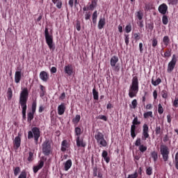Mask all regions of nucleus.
Returning a JSON list of instances; mask_svg holds the SVG:
<instances>
[{
	"mask_svg": "<svg viewBox=\"0 0 178 178\" xmlns=\"http://www.w3.org/2000/svg\"><path fill=\"white\" fill-rule=\"evenodd\" d=\"M27 101H29V89L24 88L19 94V104L22 109V118L26 119V112L27 111Z\"/></svg>",
	"mask_w": 178,
	"mask_h": 178,
	"instance_id": "obj_1",
	"label": "nucleus"
},
{
	"mask_svg": "<svg viewBox=\"0 0 178 178\" xmlns=\"http://www.w3.org/2000/svg\"><path fill=\"white\" fill-rule=\"evenodd\" d=\"M138 84V77H137V76H134L129 90V98H134V97H137L139 90Z\"/></svg>",
	"mask_w": 178,
	"mask_h": 178,
	"instance_id": "obj_2",
	"label": "nucleus"
},
{
	"mask_svg": "<svg viewBox=\"0 0 178 178\" xmlns=\"http://www.w3.org/2000/svg\"><path fill=\"white\" fill-rule=\"evenodd\" d=\"M133 117L134 118L132 121L130 133L131 137L134 139L136 138V137L137 136V134L138 133V131L137 130V126H140V124H141V121L138 120V117L136 116V115L134 114Z\"/></svg>",
	"mask_w": 178,
	"mask_h": 178,
	"instance_id": "obj_3",
	"label": "nucleus"
},
{
	"mask_svg": "<svg viewBox=\"0 0 178 178\" xmlns=\"http://www.w3.org/2000/svg\"><path fill=\"white\" fill-rule=\"evenodd\" d=\"M40 136V128L37 127H33L31 131L28 132V139L31 140V138H34L35 144H38V140Z\"/></svg>",
	"mask_w": 178,
	"mask_h": 178,
	"instance_id": "obj_4",
	"label": "nucleus"
},
{
	"mask_svg": "<svg viewBox=\"0 0 178 178\" xmlns=\"http://www.w3.org/2000/svg\"><path fill=\"white\" fill-rule=\"evenodd\" d=\"M42 151L45 156H49L52 154V145L49 139H46L42 144Z\"/></svg>",
	"mask_w": 178,
	"mask_h": 178,
	"instance_id": "obj_5",
	"label": "nucleus"
},
{
	"mask_svg": "<svg viewBox=\"0 0 178 178\" xmlns=\"http://www.w3.org/2000/svg\"><path fill=\"white\" fill-rule=\"evenodd\" d=\"M95 138L97 140V144L101 147H107L108 142L105 140L104 134L99 131L98 129L96 131V134L95 135Z\"/></svg>",
	"mask_w": 178,
	"mask_h": 178,
	"instance_id": "obj_6",
	"label": "nucleus"
},
{
	"mask_svg": "<svg viewBox=\"0 0 178 178\" xmlns=\"http://www.w3.org/2000/svg\"><path fill=\"white\" fill-rule=\"evenodd\" d=\"M44 37L46 43L47 44L49 49H52L54 51L55 49V45H54V36L49 34L48 28H45L44 29Z\"/></svg>",
	"mask_w": 178,
	"mask_h": 178,
	"instance_id": "obj_7",
	"label": "nucleus"
},
{
	"mask_svg": "<svg viewBox=\"0 0 178 178\" xmlns=\"http://www.w3.org/2000/svg\"><path fill=\"white\" fill-rule=\"evenodd\" d=\"M160 152L161 155L163 156L164 162H168V160L169 159V154H170L169 147L165 145H161L160 146Z\"/></svg>",
	"mask_w": 178,
	"mask_h": 178,
	"instance_id": "obj_8",
	"label": "nucleus"
},
{
	"mask_svg": "<svg viewBox=\"0 0 178 178\" xmlns=\"http://www.w3.org/2000/svg\"><path fill=\"white\" fill-rule=\"evenodd\" d=\"M178 56L175 54L172 55L171 60L168 63L167 72L168 73H172L175 70L176 63H177Z\"/></svg>",
	"mask_w": 178,
	"mask_h": 178,
	"instance_id": "obj_9",
	"label": "nucleus"
},
{
	"mask_svg": "<svg viewBox=\"0 0 178 178\" xmlns=\"http://www.w3.org/2000/svg\"><path fill=\"white\" fill-rule=\"evenodd\" d=\"M119 62V57L113 56L110 60V65L111 67H113L115 72H119L120 70V66L119 64L116 65Z\"/></svg>",
	"mask_w": 178,
	"mask_h": 178,
	"instance_id": "obj_10",
	"label": "nucleus"
},
{
	"mask_svg": "<svg viewBox=\"0 0 178 178\" xmlns=\"http://www.w3.org/2000/svg\"><path fill=\"white\" fill-rule=\"evenodd\" d=\"M147 138H149V127L148 124L145 123L143 125L142 139L147 140Z\"/></svg>",
	"mask_w": 178,
	"mask_h": 178,
	"instance_id": "obj_11",
	"label": "nucleus"
},
{
	"mask_svg": "<svg viewBox=\"0 0 178 178\" xmlns=\"http://www.w3.org/2000/svg\"><path fill=\"white\" fill-rule=\"evenodd\" d=\"M64 72L65 74H67V76H72L73 73H74V70L73 69V65L68 64L64 67Z\"/></svg>",
	"mask_w": 178,
	"mask_h": 178,
	"instance_id": "obj_12",
	"label": "nucleus"
},
{
	"mask_svg": "<svg viewBox=\"0 0 178 178\" xmlns=\"http://www.w3.org/2000/svg\"><path fill=\"white\" fill-rule=\"evenodd\" d=\"M76 147H78V148H80V147H82V148H86L87 144L86 143V142H84V140L83 138H81L80 137H76Z\"/></svg>",
	"mask_w": 178,
	"mask_h": 178,
	"instance_id": "obj_13",
	"label": "nucleus"
},
{
	"mask_svg": "<svg viewBox=\"0 0 178 178\" xmlns=\"http://www.w3.org/2000/svg\"><path fill=\"white\" fill-rule=\"evenodd\" d=\"M58 114L60 116L65 113L66 111V104L65 103H61L57 108Z\"/></svg>",
	"mask_w": 178,
	"mask_h": 178,
	"instance_id": "obj_14",
	"label": "nucleus"
},
{
	"mask_svg": "<svg viewBox=\"0 0 178 178\" xmlns=\"http://www.w3.org/2000/svg\"><path fill=\"white\" fill-rule=\"evenodd\" d=\"M159 12L161 15H166V12H168V5L166 3H162L159 6Z\"/></svg>",
	"mask_w": 178,
	"mask_h": 178,
	"instance_id": "obj_15",
	"label": "nucleus"
},
{
	"mask_svg": "<svg viewBox=\"0 0 178 178\" xmlns=\"http://www.w3.org/2000/svg\"><path fill=\"white\" fill-rule=\"evenodd\" d=\"M14 148H16V149H17L21 144H22V139L20 138V136H17L15 138L14 142Z\"/></svg>",
	"mask_w": 178,
	"mask_h": 178,
	"instance_id": "obj_16",
	"label": "nucleus"
},
{
	"mask_svg": "<svg viewBox=\"0 0 178 178\" xmlns=\"http://www.w3.org/2000/svg\"><path fill=\"white\" fill-rule=\"evenodd\" d=\"M22 80V71H17L15 74V81L17 84Z\"/></svg>",
	"mask_w": 178,
	"mask_h": 178,
	"instance_id": "obj_17",
	"label": "nucleus"
},
{
	"mask_svg": "<svg viewBox=\"0 0 178 178\" xmlns=\"http://www.w3.org/2000/svg\"><path fill=\"white\" fill-rule=\"evenodd\" d=\"M105 24H106L105 17L99 18L97 26L99 30H102V28L105 26Z\"/></svg>",
	"mask_w": 178,
	"mask_h": 178,
	"instance_id": "obj_18",
	"label": "nucleus"
},
{
	"mask_svg": "<svg viewBox=\"0 0 178 178\" xmlns=\"http://www.w3.org/2000/svg\"><path fill=\"white\" fill-rule=\"evenodd\" d=\"M40 79H41L42 81H48V73H47L45 71H42L40 73Z\"/></svg>",
	"mask_w": 178,
	"mask_h": 178,
	"instance_id": "obj_19",
	"label": "nucleus"
},
{
	"mask_svg": "<svg viewBox=\"0 0 178 178\" xmlns=\"http://www.w3.org/2000/svg\"><path fill=\"white\" fill-rule=\"evenodd\" d=\"M44 166V161H40L38 165L33 167V172L37 173L40 170V169H42Z\"/></svg>",
	"mask_w": 178,
	"mask_h": 178,
	"instance_id": "obj_20",
	"label": "nucleus"
},
{
	"mask_svg": "<svg viewBox=\"0 0 178 178\" xmlns=\"http://www.w3.org/2000/svg\"><path fill=\"white\" fill-rule=\"evenodd\" d=\"M69 148V143H67V140H64L62 141L61 143V151L63 152H65V151Z\"/></svg>",
	"mask_w": 178,
	"mask_h": 178,
	"instance_id": "obj_21",
	"label": "nucleus"
},
{
	"mask_svg": "<svg viewBox=\"0 0 178 178\" xmlns=\"http://www.w3.org/2000/svg\"><path fill=\"white\" fill-rule=\"evenodd\" d=\"M72 159H68L65 163H64V170L67 172L70 168H72Z\"/></svg>",
	"mask_w": 178,
	"mask_h": 178,
	"instance_id": "obj_22",
	"label": "nucleus"
},
{
	"mask_svg": "<svg viewBox=\"0 0 178 178\" xmlns=\"http://www.w3.org/2000/svg\"><path fill=\"white\" fill-rule=\"evenodd\" d=\"M162 83V79L161 78H158L156 80H154V78L152 79V84L156 87V86H159Z\"/></svg>",
	"mask_w": 178,
	"mask_h": 178,
	"instance_id": "obj_23",
	"label": "nucleus"
},
{
	"mask_svg": "<svg viewBox=\"0 0 178 178\" xmlns=\"http://www.w3.org/2000/svg\"><path fill=\"white\" fill-rule=\"evenodd\" d=\"M35 113H33L32 111H30L27 114V122L28 123H30L33 119H34V115Z\"/></svg>",
	"mask_w": 178,
	"mask_h": 178,
	"instance_id": "obj_24",
	"label": "nucleus"
},
{
	"mask_svg": "<svg viewBox=\"0 0 178 178\" xmlns=\"http://www.w3.org/2000/svg\"><path fill=\"white\" fill-rule=\"evenodd\" d=\"M163 42L165 47H168L170 42V39L169 38V36L165 35L163 38Z\"/></svg>",
	"mask_w": 178,
	"mask_h": 178,
	"instance_id": "obj_25",
	"label": "nucleus"
},
{
	"mask_svg": "<svg viewBox=\"0 0 178 178\" xmlns=\"http://www.w3.org/2000/svg\"><path fill=\"white\" fill-rule=\"evenodd\" d=\"M151 157L152 158L154 162H156L158 161V152L156 151L152 152Z\"/></svg>",
	"mask_w": 178,
	"mask_h": 178,
	"instance_id": "obj_26",
	"label": "nucleus"
},
{
	"mask_svg": "<svg viewBox=\"0 0 178 178\" xmlns=\"http://www.w3.org/2000/svg\"><path fill=\"white\" fill-rule=\"evenodd\" d=\"M40 97L42 98V97L45 95L47 92L45 91V87L44 86L40 85Z\"/></svg>",
	"mask_w": 178,
	"mask_h": 178,
	"instance_id": "obj_27",
	"label": "nucleus"
},
{
	"mask_svg": "<svg viewBox=\"0 0 178 178\" xmlns=\"http://www.w3.org/2000/svg\"><path fill=\"white\" fill-rule=\"evenodd\" d=\"M74 133L76 137H80V136H81V128L79 127H75Z\"/></svg>",
	"mask_w": 178,
	"mask_h": 178,
	"instance_id": "obj_28",
	"label": "nucleus"
},
{
	"mask_svg": "<svg viewBox=\"0 0 178 178\" xmlns=\"http://www.w3.org/2000/svg\"><path fill=\"white\" fill-rule=\"evenodd\" d=\"M162 134V129L161 128V125H156V128H155V134L156 136H159V134Z\"/></svg>",
	"mask_w": 178,
	"mask_h": 178,
	"instance_id": "obj_29",
	"label": "nucleus"
},
{
	"mask_svg": "<svg viewBox=\"0 0 178 178\" xmlns=\"http://www.w3.org/2000/svg\"><path fill=\"white\" fill-rule=\"evenodd\" d=\"M90 10H94L97 8V0H92L89 6Z\"/></svg>",
	"mask_w": 178,
	"mask_h": 178,
	"instance_id": "obj_30",
	"label": "nucleus"
},
{
	"mask_svg": "<svg viewBox=\"0 0 178 178\" xmlns=\"http://www.w3.org/2000/svg\"><path fill=\"white\" fill-rule=\"evenodd\" d=\"M152 111H147L143 114V118L145 119H148V118H153Z\"/></svg>",
	"mask_w": 178,
	"mask_h": 178,
	"instance_id": "obj_31",
	"label": "nucleus"
},
{
	"mask_svg": "<svg viewBox=\"0 0 178 178\" xmlns=\"http://www.w3.org/2000/svg\"><path fill=\"white\" fill-rule=\"evenodd\" d=\"M80 119H81V117L80 115H76L74 118L72 120V122L74 124H77L79 122H80Z\"/></svg>",
	"mask_w": 178,
	"mask_h": 178,
	"instance_id": "obj_32",
	"label": "nucleus"
},
{
	"mask_svg": "<svg viewBox=\"0 0 178 178\" xmlns=\"http://www.w3.org/2000/svg\"><path fill=\"white\" fill-rule=\"evenodd\" d=\"M162 23L165 26H166L168 24V23H169V19L168 18L167 15H163V17H162Z\"/></svg>",
	"mask_w": 178,
	"mask_h": 178,
	"instance_id": "obj_33",
	"label": "nucleus"
},
{
	"mask_svg": "<svg viewBox=\"0 0 178 178\" xmlns=\"http://www.w3.org/2000/svg\"><path fill=\"white\" fill-rule=\"evenodd\" d=\"M53 3H56V8H58V9H61L62 8V0H56V1H52Z\"/></svg>",
	"mask_w": 178,
	"mask_h": 178,
	"instance_id": "obj_34",
	"label": "nucleus"
},
{
	"mask_svg": "<svg viewBox=\"0 0 178 178\" xmlns=\"http://www.w3.org/2000/svg\"><path fill=\"white\" fill-rule=\"evenodd\" d=\"M92 95L94 99L98 101V91H97V89H95V88L92 89Z\"/></svg>",
	"mask_w": 178,
	"mask_h": 178,
	"instance_id": "obj_35",
	"label": "nucleus"
},
{
	"mask_svg": "<svg viewBox=\"0 0 178 178\" xmlns=\"http://www.w3.org/2000/svg\"><path fill=\"white\" fill-rule=\"evenodd\" d=\"M31 109L32 111L31 112H33V113H35V111L37 109V102L35 101L33 102Z\"/></svg>",
	"mask_w": 178,
	"mask_h": 178,
	"instance_id": "obj_36",
	"label": "nucleus"
},
{
	"mask_svg": "<svg viewBox=\"0 0 178 178\" xmlns=\"http://www.w3.org/2000/svg\"><path fill=\"white\" fill-rule=\"evenodd\" d=\"M143 16H144V14H143V12L141 11L136 12V17H138V20H143Z\"/></svg>",
	"mask_w": 178,
	"mask_h": 178,
	"instance_id": "obj_37",
	"label": "nucleus"
},
{
	"mask_svg": "<svg viewBox=\"0 0 178 178\" xmlns=\"http://www.w3.org/2000/svg\"><path fill=\"white\" fill-rule=\"evenodd\" d=\"M161 96L162 98H164L165 99H166V98H168V90L164 89L161 91Z\"/></svg>",
	"mask_w": 178,
	"mask_h": 178,
	"instance_id": "obj_38",
	"label": "nucleus"
},
{
	"mask_svg": "<svg viewBox=\"0 0 178 178\" xmlns=\"http://www.w3.org/2000/svg\"><path fill=\"white\" fill-rule=\"evenodd\" d=\"M147 146L144 145H140L138 147L139 151H140L141 152L144 153L145 152V151H147Z\"/></svg>",
	"mask_w": 178,
	"mask_h": 178,
	"instance_id": "obj_39",
	"label": "nucleus"
},
{
	"mask_svg": "<svg viewBox=\"0 0 178 178\" xmlns=\"http://www.w3.org/2000/svg\"><path fill=\"white\" fill-rule=\"evenodd\" d=\"M152 9V4L150 3L145 4V10H151Z\"/></svg>",
	"mask_w": 178,
	"mask_h": 178,
	"instance_id": "obj_40",
	"label": "nucleus"
},
{
	"mask_svg": "<svg viewBox=\"0 0 178 178\" xmlns=\"http://www.w3.org/2000/svg\"><path fill=\"white\" fill-rule=\"evenodd\" d=\"M146 175L151 176L152 175V167H147L146 169Z\"/></svg>",
	"mask_w": 178,
	"mask_h": 178,
	"instance_id": "obj_41",
	"label": "nucleus"
},
{
	"mask_svg": "<svg viewBox=\"0 0 178 178\" xmlns=\"http://www.w3.org/2000/svg\"><path fill=\"white\" fill-rule=\"evenodd\" d=\"M158 113H159V115H162V113H163V107L161 104L158 105Z\"/></svg>",
	"mask_w": 178,
	"mask_h": 178,
	"instance_id": "obj_42",
	"label": "nucleus"
},
{
	"mask_svg": "<svg viewBox=\"0 0 178 178\" xmlns=\"http://www.w3.org/2000/svg\"><path fill=\"white\" fill-rule=\"evenodd\" d=\"M169 5H177L178 0H167Z\"/></svg>",
	"mask_w": 178,
	"mask_h": 178,
	"instance_id": "obj_43",
	"label": "nucleus"
},
{
	"mask_svg": "<svg viewBox=\"0 0 178 178\" xmlns=\"http://www.w3.org/2000/svg\"><path fill=\"white\" fill-rule=\"evenodd\" d=\"M91 18V12H86L85 13V19L86 20H90V19Z\"/></svg>",
	"mask_w": 178,
	"mask_h": 178,
	"instance_id": "obj_44",
	"label": "nucleus"
},
{
	"mask_svg": "<svg viewBox=\"0 0 178 178\" xmlns=\"http://www.w3.org/2000/svg\"><path fill=\"white\" fill-rule=\"evenodd\" d=\"M124 41L126 45H129L130 38L129 37V34H124Z\"/></svg>",
	"mask_w": 178,
	"mask_h": 178,
	"instance_id": "obj_45",
	"label": "nucleus"
},
{
	"mask_svg": "<svg viewBox=\"0 0 178 178\" xmlns=\"http://www.w3.org/2000/svg\"><path fill=\"white\" fill-rule=\"evenodd\" d=\"M33 156H34V153L33 152H29L28 157V161L29 162H31V161H33Z\"/></svg>",
	"mask_w": 178,
	"mask_h": 178,
	"instance_id": "obj_46",
	"label": "nucleus"
},
{
	"mask_svg": "<svg viewBox=\"0 0 178 178\" xmlns=\"http://www.w3.org/2000/svg\"><path fill=\"white\" fill-rule=\"evenodd\" d=\"M137 105H138L137 99H135L131 102V106L133 109H136L137 108Z\"/></svg>",
	"mask_w": 178,
	"mask_h": 178,
	"instance_id": "obj_47",
	"label": "nucleus"
},
{
	"mask_svg": "<svg viewBox=\"0 0 178 178\" xmlns=\"http://www.w3.org/2000/svg\"><path fill=\"white\" fill-rule=\"evenodd\" d=\"M175 165L176 169L178 170V152L175 154Z\"/></svg>",
	"mask_w": 178,
	"mask_h": 178,
	"instance_id": "obj_48",
	"label": "nucleus"
},
{
	"mask_svg": "<svg viewBox=\"0 0 178 178\" xmlns=\"http://www.w3.org/2000/svg\"><path fill=\"white\" fill-rule=\"evenodd\" d=\"M125 31L126 33H129L131 31V24H128L125 27Z\"/></svg>",
	"mask_w": 178,
	"mask_h": 178,
	"instance_id": "obj_49",
	"label": "nucleus"
},
{
	"mask_svg": "<svg viewBox=\"0 0 178 178\" xmlns=\"http://www.w3.org/2000/svg\"><path fill=\"white\" fill-rule=\"evenodd\" d=\"M172 56V53L170 52V51L167 50L165 53H164V58H170V56Z\"/></svg>",
	"mask_w": 178,
	"mask_h": 178,
	"instance_id": "obj_50",
	"label": "nucleus"
},
{
	"mask_svg": "<svg viewBox=\"0 0 178 178\" xmlns=\"http://www.w3.org/2000/svg\"><path fill=\"white\" fill-rule=\"evenodd\" d=\"M19 173H20V167H16L14 169V175H15V176H17V175H19Z\"/></svg>",
	"mask_w": 178,
	"mask_h": 178,
	"instance_id": "obj_51",
	"label": "nucleus"
},
{
	"mask_svg": "<svg viewBox=\"0 0 178 178\" xmlns=\"http://www.w3.org/2000/svg\"><path fill=\"white\" fill-rule=\"evenodd\" d=\"M152 45L153 48H155V47H156V45H158V40H156V38H154L152 40Z\"/></svg>",
	"mask_w": 178,
	"mask_h": 178,
	"instance_id": "obj_52",
	"label": "nucleus"
},
{
	"mask_svg": "<svg viewBox=\"0 0 178 178\" xmlns=\"http://www.w3.org/2000/svg\"><path fill=\"white\" fill-rule=\"evenodd\" d=\"M18 178H27V173H26L24 171H22Z\"/></svg>",
	"mask_w": 178,
	"mask_h": 178,
	"instance_id": "obj_53",
	"label": "nucleus"
},
{
	"mask_svg": "<svg viewBox=\"0 0 178 178\" xmlns=\"http://www.w3.org/2000/svg\"><path fill=\"white\" fill-rule=\"evenodd\" d=\"M135 145L136 147H140V145H141V138H138L135 142Z\"/></svg>",
	"mask_w": 178,
	"mask_h": 178,
	"instance_id": "obj_54",
	"label": "nucleus"
},
{
	"mask_svg": "<svg viewBox=\"0 0 178 178\" xmlns=\"http://www.w3.org/2000/svg\"><path fill=\"white\" fill-rule=\"evenodd\" d=\"M137 24H138L140 29H143V27H144V21H143V19L138 20V22H137Z\"/></svg>",
	"mask_w": 178,
	"mask_h": 178,
	"instance_id": "obj_55",
	"label": "nucleus"
},
{
	"mask_svg": "<svg viewBox=\"0 0 178 178\" xmlns=\"http://www.w3.org/2000/svg\"><path fill=\"white\" fill-rule=\"evenodd\" d=\"M12 95H13V93H12V89L8 88V98L9 99H12Z\"/></svg>",
	"mask_w": 178,
	"mask_h": 178,
	"instance_id": "obj_56",
	"label": "nucleus"
},
{
	"mask_svg": "<svg viewBox=\"0 0 178 178\" xmlns=\"http://www.w3.org/2000/svg\"><path fill=\"white\" fill-rule=\"evenodd\" d=\"M134 161L137 166H138V162L137 161H140V157L138 156H135L134 157Z\"/></svg>",
	"mask_w": 178,
	"mask_h": 178,
	"instance_id": "obj_57",
	"label": "nucleus"
},
{
	"mask_svg": "<svg viewBox=\"0 0 178 178\" xmlns=\"http://www.w3.org/2000/svg\"><path fill=\"white\" fill-rule=\"evenodd\" d=\"M134 37L135 38V40L136 41H138V40H140V33H134Z\"/></svg>",
	"mask_w": 178,
	"mask_h": 178,
	"instance_id": "obj_58",
	"label": "nucleus"
},
{
	"mask_svg": "<svg viewBox=\"0 0 178 178\" xmlns=\"http://www.w3.org/2000/svg\"><path fill=\"white\" fill-rule=\"evenodd\" d=\"M97 17H98V11L95 10L92 15V19H97Z\"/></svg>",
	"mask_w": 178,
	"mask_h": 178,
	"instance_id": "obj_59",
	"label": "nucleus"
},
{
	"mask_svg": "<svg viewBox=\"0 0 178 178\" xmlns=\"http://www.w3.org/2000/svg\"><path fill=\"white\" fill-rule=\"evenodd\" d=\"M103 159L106 163H109V162H111V157H109L108 156H104L103 157Z\"/></svg>",
	"mask_w": 178,
	"mask_h": 178,
	"instance_id": "obj_60",
	"label": "nucleus"
},
{
	"mask_svg": "<svg viewBox=\"0 0 178 178\" xmlns=\"http://www.w3.org/2000/svg\"><path fill=\"white\" fill-rule=\"evenodd\" d=\"M99 118L101 120H104V122H106L108 120V118H106V115H99Z\"/></svg>",
	"mask_w": 178,
	"mask_h": 178,
	"instance_id": "obj_61",
	"label": "nucleus"
},
{
	"mask_svg": "<svg viewBox=\"0 0 178 178\" xmlns=\"http://www.w3.org/2000/svg\"><path fill=\"white\" fill-rule=\"evenodd\" d=\"M173 106H175V108H178V99L175 98L174 102H173Z\"/></svg>",
	"mask_w": 178,
	"mask_h": 178,
	"instance_id": "obj_62",
	"label": "nucleus"
},
{
	"mask_svg": "<svg viewBox=\"0 0 178 178\" xmlns=\"http://www.w3.org/2000/svg\"><path fill=\"white\" fill-rule=\"evenodd\" d=\"M102 158H104L105 156H108V152L106 150H103V152L102 153Z\"/></svg>",
	"mask_w": 178,
	"mask_h": 178,
	"instance_id": "obj_63",
	"label": "nucleus"
},
{
	"mask_svg": "<svg viewBox=\"0 0 178 178\" xmlns=\"http://www.w3.org/2000/svg\"><path fill=\"white\" fill-rule=\"evenodd\" d=\"M139 51L140 54H143V51H144V49L143 48V43H139Z\"/></svg>",
	"mask_w": 178,
	"mask_h": 178,
	"instance_id": "obj_64",
	"label": "nucleus"
}]
</instances>
